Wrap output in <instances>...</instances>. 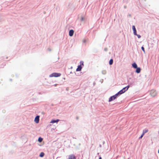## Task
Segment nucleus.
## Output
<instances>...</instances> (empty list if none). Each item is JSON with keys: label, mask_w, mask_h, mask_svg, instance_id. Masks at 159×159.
I'll use <instances>...</instances> for the list:
<instances>
[{"label": "nucleus", "mask_w": 159, "mask_h": 159, "mask_svg": "<svg viewBox=\"0 0 159 159\" xmlns=\"http://www.w3.org/2000/svg\"><path fill=\"white\" fill-rule=\"evenodd\" d=\"M61 75V74L60 73H53L50 75L49 77H58L60 76Z\"/></svg>", "instance_id": "2"}, {"label": "nucleus", "mask_w": 159, "mask_h": 159, "mask_svg": "<svg viewBox=\"0 0 159 159\" xmlns=\"http://www.w3.org/2000/svg\"><path fill=\"white\" fill-rule=\"evenodd\" d=\"M113 60L112 59H111L109 62V64L110 65H112L113 64Z\"/></svg>", "instance_id": "14"}, {"label": "nucleus", "mask_w": 159, "mask_h": 159, "mask_svg": "<svg viewBox=\"0 0 159 159\" xmlns=\"http://www.w3.org/2000/svg\"><path fill=\"white\" fill-rule=\"evenodd\" d=\"M44 154L43 152H41L40 155L39 156L41 157H43L44 156Z\"/></svg>", "instance_id": "13"}, {"label": "nucleus", "mask_w": 159, "mask_h": 159, "mask_svg": "<svg viewBox=\"0 0 159 159\" xmlns=\"http://www.w3.org/2000/svg\"><path fill=\"white\" fill-rule=\"evenodd\" d=\"M82 65H83V62H82Z\"/></svg>", "instance_id": "21"}, {"label": "nucleus", "mask_w": 159, "mask_h": 159, "mask_svg": "<svg viewBox=\"0 0 159 159\" xmlns=\"http://www.w3.org/2000/svg\"><path fill=\"white\" fill-rule=\"evenodd\" d=\"M99 159H102V157H99Z\"/></svg>", "instance_id": "19"}, {"label": "nucleus", "mask_w": 159, "mask_h": 159, "mask_svg": "<svg viewBox=\"0 0 159 159\" xmlns=\"http://www.w3.org/2000/svg\"><path fill=\"white\" fill-rule=\"evenodd\" d=\"M132 66L133 67L135 68H137V66L136 64L135 63H134L133 64H132Z\"/></svg>", "instance_id": "11"}, {"label": "nucleus", "mask_w": 159, "mask_h": 159, "mask_svg": "<svg viewBox=\"0 0 159 159\" xmlns=\"http://www.w3.org/2000/svg\"><path fill=\"white\" fill-rule=\"evenodd\" d=\"M132 29L134 32V35H137V31L134 25L132 26Z\"/></svg>", "instance_id": "5"}, {"label": "nucleus", "mask_w": 159, "mask_h": 159, "mask_svg": "<svg viewBox=\"0 0 159 159\" xmlns=\"http://www.w3.org/2000/svg\"><path fill=\"white\" fill-rule=\"evenodd\" d=\"M74 30H70L69 32V35L70 36H72L74 34Z\"/></svg>", "instance_id": "6"}, {"label": "nucleus", "mask_w": 159, "mask_h": 159, "mask_svg": "<svg viewBox=\"0 0 159 159\" xmlns=\"http://www.w3.org/2000/svg\"><path fill=\"white\" fill-rule=\"evenodd\" d=\"M129 87V85L126 86V87L123 88L122 90L119 91L115 95L111 97L109 99V102H110L116 99V98L118 94H121L122 93H124L125 91H126L128 89Z\"/></svg>", "instance_id": "1"}, {"label": "nucleus", "mask_w": 159, "mask_h": 159, "mask_svg": "<svg viewBox=\"0 0 159 159\" xmlns=\"http://www.w3.org/2000/svg\"><path fill=\"white\" fill-rule=\"evenodd\" d=\"M148 129H145L143 130V133L144 134L148 131Z\"/></svg>", "instance_id": "12"}, {"label": "nucleus", "mask_w": 159, "mask_h": 159, "mask_svg": "<svg viewBox=\"0 0 159 159\" xmlns=\"http://www.w3.org/2000/svg\"><path fill=\"white\" fill-rule=\"evenodd\" d=\"M144 134H143V133H142V135H141V136L139 137V139H142V138L143 137V136L144 135Z\"/></svg>", "instance_id": "17"}, {"label": "nucleus", "mask_w": 159, "mask_h": 159, "mask_svg": "<svg viewBox=\"0 0 159 159\" xmlns=\"http://www.w3.org/2000/svg\"><path fill=\"white\" fill-rule=\"evenodd\" d=\"M43 140V139L40 138V137H39V139H38V141L40 142H41Z\"/></svg>", "instance_id": "15"}, {"label": "nucleus", "mask_w": 159, "mask_h": 159, "mask_svg": "<svg viewBox=\"0 0 159 159\" xmlns=\"http://www.w3.org/2000/svg\"><path fill=\"white\" fill-rule=\"evenodd\" d=\"M82 20H83V19H84L83 18H82Z\"/></svg>", "instance_id": "20"}, {"label": "nucleus", "mask_w": 159, "mask_h": 159, "mask_svg": "<svg viewBox=\"0 0 159 159\" xmlns=\"http://www.w3.org/2000/svg\"><path fill=\"white\" fill-rule=\"evenodd\" d=\"M141 49L144 52V53H145V51L144 50V48L143 46L141 47Z\"/></svg>", "instance_id": "16"}, {"label": "nucleus", "mask_w": 159, "mask_h": 159, "mask_svg": "<svg viewBox=\"0 0 159 159\" xmlns=\"http://www.w3.org/2000/svg\"><path fill=\"white\" fill-rule=\"evenodd\" d=\"M141 69L140 68H136V73H139L140 72Z\"/></svg>", "instance_id": "10"}, {"label": "nucleus", "mask_w": 159, "mask_h": 159, "mask_svg": "<svg viewBox=\"0 0 159 159\" xmlns=\"http://www.w3.org/2000/svg\"><path fill=\"white\" fill-rule=\"evenodd\" d=\"M136 35L139 38H140L141 37V36L139 35V34H137V35Z\"/></svg>", "instance_id": "18"}, {"label": "nucleus", "mask_w": 159, "mask_h": 159, "mask_svg": "<svg viewBox=\"0 0 159 159\" xmlns=\"http://www.w3.org/2000/svg\"><path fill=\"white\" fill-rule=\"evenodd\" d=\"M39 116H37L35 118L34 121L36 123H38L39 122Z\"/></svg>", "instance_id": "4"}, {"label": "nucleus", "mask_w": 159, "mask_h": 159, "mask_svg": "<svg viewBox=\"0 0 159 159\" xmlns=\"http://www.w3.org/2000/svg\"><path fill=\"white\" fill-rule=\"evenodd\" d=\"M82 69V67L81 65H79L78 66V68L76 70V71H80Z\"/></svg>", "instance_id": "9"}, {"label": "nucleus", "mask_w": 159, "mask_h": 159, "mask_svg": "<svg viewBox=\"0 0 159 159\" xmlns=\"http://www.w3.org/2000/svg\"><path fill=\"white\" fill-rule=\"evenodd\" d=\"M55 86H56V84H55Z\"/></svg>", "instance_id": "22"}, {"label": "nucleus", "mask_w": 159, "mask_h": 159, "mask_svg": "<svg viewBox=\"0 0 159 159\" xmlns=\"http://www.w3.org/2000/svg\"><path fill=\"white\" fill-rule=\"evenodd\" d=\"M68 159H76V157L74 155H72L69 156Z\"/></svg>", "instance_id": "7"}, {"label": "nucleus", "mask_w": 159, "mask_h": 159, "mask_svg": "<svg viewBox=\"0 0 159 159\" xmlns=\"http://www.w3.org/2000/svg\"><path fill=\"white\" fill-rule=\"evenodd\" d=\"M59 120V119H57L56 120H52L50 122V123H57Z\"/></svg>", "instance_id": "8"}, {"label": "nucleus", "mask_w": 159, "mask_h": 159, "mask_svg": "<svg viewBox=\"0 0 159 159\" xmlns=\"http://www.w3.org/2000/svg\"><path fill=\"white\" fill-rule=\"evenodd\" d=\"M150 94L151 96L154 97L157 95V92L155 90L152 89L150 91Z\"/></svg>", "instance_id": "3"}]
</instances>
